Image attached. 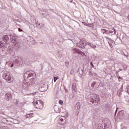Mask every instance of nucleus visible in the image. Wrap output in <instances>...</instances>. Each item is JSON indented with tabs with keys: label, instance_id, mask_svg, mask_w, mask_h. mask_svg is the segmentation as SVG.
<instances>
[{
	"label": "nucleus",
	"instance_id": "58836bf2",
	"mask_svg": "<svg viewBox=\"0 0 129 129\" xmlns=\"http://www.w3.org/2000/svg\"><path fill=\"white\" fill-rule=\"evenodd\" d=\"M39 28H40V29H42V28H43V25L41 26H40Z\"/></svg>",
	"mask_w": 129,
	"mask_h": 129
},
{
	"label": "nucleus",
	"instance_id": "a19ab883",
	"mask_svg": "<svg viewBox=\"0 0 129 129\" xmlns=\"http://www.w3.org/2000/svg\"><path fill=\"white\" fill-rule=\"evenodd\" d=\"M16 103H17V104H19V101H17V102H16Z\"/></svg>",
	"mask_w": 129,
	"mask_h": 129
},
{
	"label": "nucleus",
	"instance_id": "c03bdc74",
	"mask_svg": "<svg viewBox=\"0 0 129 129\" xmlns=\"http://www.w3.org/2000/svg\"><path fill=\"white\" fill-rule=\"evenodd\" d=\"M115 113H116V111H115Z\"/></svg>",
	"mask_w": 129,
	"mask_h": 129
},
{
	"label": "nucleus",
	"instance_id": "a878e982",
	"mask_svg": "<svg viewBox=\"0 0 129 129\" xmlns=\"http://www.w3.org/2000/svg\"><path fill=\"white\" fill-rule=\"evenodd\" d=\"M66 66H67V67H68V66H69V62L68 61H66Z\"/></svg>",
	"mask_w": 129,
	"mask_h": 129
},
{
	"label": "nucleus",
	"instance_id": "6e6552de",
	"mask_svg": "<svg viewBox=\"0 0 129 129\" xmlns=\"http://www.w3.org/2000/svg\"><path fill=\"white\" fill-rule=\"evenodd\" d=\"M93 127L94 129H103V126L99 123H96L93 125Z\"/></svg>",
	"mask_w": 129,
	"mask_h": 129
},
{
	"label": "nucleus",
	"instance_id": "f257e3e1",
	"mask_svg": "<svg viewBox=\"0 0 129 129\" xmlns=\"http://www.w3.org/2000/svg\"><path fill=\"white\" fill-rule=\"evenodd\" d=\"M87 45L90 46V47L93 49H95V48H96V45L92 44V43H90L89 41H86V40L84 39H81L79 43H76V46L82 49H84L85 46H87Z\"/></svg>",
	"mask_w": 129,
	"mask_h": 129
},
{
	"label": "nucleus",
	"instance_id": "ddd939ff",
	"mask_svg": "<svg viewBox=\"0 0 129 129\" xmlns=\"http://www.w3.org/2000/svg\"><path fill=\"white\" fill-rule=\"evenodd\" d=\"M28 41L30 42V44H34V42H35V40L34 39V38L31 36L28 37Z\"/></svg>",
	"mask_w": 129,
	"mask_h": 129
},
{
	"label": "nucleus",
	"instance_id": "a211bd4d",
	"mask_svg": "<svg viewBox=\"0 0 129 129\" xmlns=\"http://www.w3.org/2000/svg\"><path fill=\"white\" fill-rule=\"evenodd\" d=\"M27 118H32L33 117V113H29L26 115Z\"/></svg>",
	"mask_w": 129,
	"mask_h": 129
},
{
	"label": "nucleus",
	"instance_id": "7c9ffc66",
	"mask_svg": "<svg viewBox=\"0 0 129 129\" xmlns=\"http://www.w3.org/2000/svg\"><path fill=\"white\" fill-rule=\"evenodd\" d=\"M32 94V95H35V94H38V92H36L33 93Z\"/></svg>",
	"mask_w": 129,
	"mask_h": 129
},
{
	"label": "nucleus",
	"instance_id": "0eeeda50",
	"mask_svg": "<svg viewBox=\"0 0 129 129\" xmlns=\"http://www.w3.org/2000/svg\"><path fill=\"white\" fill-rule=\"evenodd\" d=\"M117 117L119 118V119H123L124 118V112L123 111H120L117 113Z\"/></svg>",
	"mask_w": 129,
	"mask_h": 129
},
{
	"label": "nucleus",
	"instance_id": "c85d7f7f",
	"mask_svg": "<svg viewBox=\"0 0 129 129\" xmlns=\"http://www.w3.org/2000/svg\"><path fill=\"white\" fill-rule=\"evenodd\" d=\"M81 54L82 55V56H84V55H85V53L83 52H81Z\"/></svg>",
	"mask_w": 129,
	"mask_h": 129
},
{
	"label": "nucleus",
	"instance_id": "ea45409f",
	"mask_svg": "<svg viewBox=\"0 0 129 129\" xmlns=\"http://www.w3.org/2000/svg\"><path fill=\"white\" fill-rule=\"evenodd\" d=\"M127 93L129 94V89L127 90Z\"/></svg>",
	"mask_w": 129,
	"mask_h": 129
},
{
	"label": "nucleus",
	"instance_id": "f3484780",
	"mask_svg": "<svg viewBox=\"0 0 129 129\" xmlns=\"http://www.w3.org/2000/svg\"><path fill=\"white\" fill-rule=\"evenodd\" d=\"M72 90L73 92L74 93L76 92L77 88H76V85L75 84H73Z\"/></svg>",
	"mask_w": 129,
	"mask_h": 129
},
{
	"label": "nucleus",
	"instance_id": "37998d69",
	"mask_svg": "<svg viewBox=\"0 0 129 129\" xmlns=\"http://www.w3.org/2000/svg\"><path fill=\"white\" fill-rule=\"evenodd\" d=\"M79 69H80V68H79V70H78V72H79Z\"/></svg>",
	"mask_w": 129,
	"mask_h": 129
},
{
	"label": "nucleus",
	"instance_id": "473e14b6",
	"mask_svg": "<svg viewBox=\"0 0 129 129\" xmlns=\"http://www.w3.org/2000/svg\"><path fill=\"white\" fill-rule=\"evenodd\" d=\"M57 57H58V58H61L62 57V54H58Z\"/></svg>",
	"mask_w": 129,
	"mask_h": 129
},
{
	"label": "nucleus",
	"instance_id": "a18cd8bd",
	"mask_svg": "<svg viewBox=\"0 0 129 129\" xmlns=\"http://www.w3.org/2000/svg\"><path fill=\"white\" fill-rule=\"evenodd\" d=\"M127 88H128V87H127Z\"/></svg>",
	"mask_w": 129,
	"mask_h": 129
},
{
	"label": "nucleus",
	"instance_id": "39448f33",
	"mask_svg": "<svg viewBox=\"0 0 129 129\" xmlns=\"http://www.w3.org/2000/svg\"><path fill=\"white\" fill-rule=\"evenodd\" d=\"M10 41L11 43L14 44L16 47H17L18 48H20V46H19V42L16 40L17 35L15 34H10Z\"/></svg>",
	"mask_w": 129,
	"mask_h": 129
},
{
	"label": "nucleus",
	"instance_id": "9b49d317",
	"mask_svg": "<svg viewBox=\"0 0 129 129\" xmlns=\"http://www.w3.org/2000/svg\"><path fill=\"white\" fill-rule=\"evenodd\" d=\"M5 99L6 100H11L12 94L11 93H7L5 94Z\"/></svg>",
	"mask_w": 129,
	"mask_h": 129
},
{
	"label": "nucleus",
	"instance_id": "72a5a7b5",
	"mask_svg": "<svg viewBox=\"0 0 129 129\" xmlns=\"http://www.w3.org/2000/svg\"><path fill=\"white\" fill-rule=\"evenodd\" d=\"M90 65H91V66H92V67L94 68V65H93V63H92V62H91L90 63Z\"/></svg>",
	"mask_w": 129,
	"mask_h": 129
},
{
	"label": "nucleus",
	"instance_id": "2f4dec72",
	"mask_svg": "<svg viewBox=\"0 0 129 129\" xmlns=\"http://www.w3.org/2000/svg\"><path fill=\"white\" fill-rule=\"evenodd\" d=\"M18 31H19V32H23V30L21 28H19Z\"/></svg>",
	"mask_w": 129,
	"mask_h": 129
},
{
	"label": "nucleus",
	"instance_id": "4be33fe9",
	"mask_svg": "<svg viewBox=\"0 0 129 129\" xmlns=\"http://www.w3.org/2000/svg\"><path fill=\"white\" fill-rule=\"evenodd\" d=\"M57 79H59V78H58V77H54V79H53L54 82H56V81H57Z\"/></svg>",
	"mask_w": 129,
	"mask_h": 129
},
{
	"label": "nucleus",
	"instance_id": "2eb2a0df",
	"mask_svg": "<svg viewBox=\"0 0 129 129\" xmlns=\"http://www.w3.org/2000/svg\"><path fill=\"white\" fill-rule=\"evenodd\" d=\"M80 107H81L80 103H77L75 106V109H76V110L80 109Z\"/></svg>",
	"mask_w": 129,
	"mask_h": 129
},
{
	"label": "nucleus",
	"instance_id": "b1692460",
	"mask_svg": "<svg viewBox=\"0 0 129 129\" xmlns=\"http://www.w3.org/2000/svg\"><path fill=\"white\" fill-rule=\"evenodd\" d=\"M81 70H82V72L81 73H80V75H79L80 77H82V75H83V70L82 69Z\"/></svg>",
	"mask_w": 129,
	"mask_h": 129
},
{
	"label": "nucleus",
	"instance_id": "5701e85b",
	"mask_svg": "<svg viewBox=\"0 0 129 129\" xmlns=\"http://www.w3.org/2000/svg\"><path fill=\"white\" fill-rule=\"evenodd\" d=\"M82 24L85 26H86L87 27H88L89 26V25L87 24V23H86V22H83Z\"/></svg>",
	"mask_w": 129,
	"mask_h": 129
},
{
	"label": "nucleus",
	"instance_id": "6ab92c4d",
	"mask_svg": "<svg viewBox=\"0 0 129 129\" xmlns=\"http://www.w3.org/2000/svg\"><path fill=\"white\" fill-rule=\"evenodd\" d=\"M113 32H114V34H116V30H115V29H113V31L112 30L109 31V34H112V33Z\"/></svg>",
	"mask_w": 129,
	"mask_h": 129
},
{
	"label": "nucleus",
	"instance_id": "c9c22d12",
	"mask_svg": "<svg viewBox=\"0 0 129 129\" xmlns=\"http://www.w3.org/2000/svg\"><path fill=\"white\" fill-rule=\"evenodd\" d=\"M36 24L37 27H39V26H40V24L38 23V22H36Z\"/></svg>",
	"mask_w": 129,
	"mask_h": 129
},
{
	"label": "nucleus",
	"instance_id": "f704fd0d",
	"mask_svg": "<svg viewBox=\"0 0 129 129\" xmlns=\"http://www.w3.org/2000/svg\"><path fill=\"white\" fill-rule=\"evenodd\" d=\"M74 97V96H73L72 95H70V98H73Z\"/></svg>",
	"mask_w": 129,
	"mask_h": 129
},
{
	"label": "nucleus",
	"instance_id": "f8f14e48",
	"mask_svg": "<svg viewBox=\"0 0 129 129\" xmlns=\"http://www.w3.org/2000/svg\"><path fill=\"white\" fill-rule=\"evenodd\" d=\"M59 121H61V122H62L61 123L64 124L66 122V117H65V116H62L59 119Z\"/></svg>",
	"mask_w": 129,
	"mask_h": 129
},
{
	"label": "nucleus",
	"instance_id": "4c0bfd02",
	"mask_svg": "<svg viewBox=\"0 0 129 129\" xmlns=\"http://www.w3.org/2000/svg\"><path fill=\"white\" fill-rule=\"evenodd\" d=\"M73 1V0H69V2L70 3H72Z\"/></svg>",
	"mask_w": 129,
	"mask_h": 129
},
{
	"label": "nucleus",
	"instance_id": "aec40b11",
	"mask_svg": "<svg viewBox=\"0 0 129 129\" xmlns=\"http://www.w3.org/2000/svg\"><path fill=\"white\" fill-rule=\"evenodd\" d=\"M102 32L103 33V34H108V30H105L104 29H102Z\"/></svg>",
	"mask_w": 129,
	"mask_h": 129
},
{
	"label": "nucleus",
	"instance_id": "f03ea898",
	"mask_svg": "<svg viewBox=\"0 0 129 129\" xmlns=\"http://www.w3.org/2000/svg\"><path fill=\"white\" fill-rule=\"evenodd\" d=\"M88 100V101H91L92 103H94V102H96L97 104L100 103V98L97 94H91L89 95Z\"/></svg>",
	"mask_w": 129,
	"mask_h": 129
},
{
	"label": "nucleus",
	"instance_id": "c756f323",
	"mask_svg": "<svg viewBox=\"0 0 129 129\" xmlns=\"http://www.w3.org/2000/svg\"><path fill=\"white\" fill-rule=\"evenodd\" d=\"M15 64L14 63H12L11 66H10L11 68H13V67H14Z\"/></svg>",
	"mask_w": 129,
	"mask_h": 129
},
{
	"label": "nucleus",
	"instance_id": "393cba45",
	"mask_svg": "<svg viewBox=\"0 0 129 129\" xmlns=\"http://www.w3.org/2000/svg\"><path fill=\"white\" fill-rule=\"evenodd\" d=\"M96 84V83L94 82L91 84V87L93 88L94 86H95V85Z\"/></svg>",
	"mask_w": 129,
	"mask_h": 129
},
{
	"label": "nucleus",
	"instance_id": "79ce46f5",
	"mask_svg": "<svg viewBox=\"0 0 129 129\" xmlns=\"http://www.w3.org/2000/svg\"><path fill=\"white\" fill-rule=\"evenodd\" d=\"M122 71V69H119V71Z\"/></svg>",
	"mask_w": 129,
	"mask_h": 129
},
{
	"label": "nucleus",
	"instance_id": "e433bc0d",
	"mask_svg": "<svg viewBox=\"0 0 129 129\" xmlns=\"http://www.w3.org/2000/svg\"><path fill=\"white\" fill-rule=\"evenodd\" d=\"M109 46H110L111 48H112V45L110 43H109Z\"/></svg>",
	"mask_w": 129,
	"mask_h": 129
},
{
	"label": "nucleus",
	"instance_id": "dca6fc26",
	"mask_svg": "<svg viewBox=\"0 0 129 129\" xmlns=\"http://www.w3.org/2000/svg\"><path fill=\"white\" fill-rule=\"evenodd\" d=\"M3 40L5 42H7V41H9V36L8 35H4L3 37Z\"/></svg>",
	"mask_w": 129,
	"mask_h": 129
},
{
	"label": "nucleus",
	"instance_id": "9d476101",
	"mask_svg": "<svg viewBox=\"0 0 129 129\" xmlns=\"http://www.w3.org/2000/svg\"><path fill=\"white\" fill-rule=\"evenodd\" d=\"M33 74H34V72H27L25 73L24 76L29 78V77H32Z\"/></svg>",
	"mask_w": 129,
	"mask_h": 129
},
{
	"label": "nucleus",
	"instance_id": "20e7f679",
	"mask_svg": "<svg viewBox=\"0 0 129 129\" xmlns=\"http://www.w3.org/2000/svg\"><path fill=\"white\" fill-rule=\"evenodd\" d=\"M3 78L8 82L11 83L12 81H14V78L10 75L9 73L4 72L3 74Z\"/></svg>",
	"mask_w": 129,
	"mask_h": 129
},
{
	"label": "nucleus",
	"instance_id": "1a4fd4ad",
	"mask_svg": "<svg viewBox=\"0 0 129 129\" xmlns=\"http://www.w3.org/2000/svg\"><path fill=\"white\" fill-rule=\"evenodd\" d=\"M30 84L27 82H24L23 84V88L25 89V90H29L30 89V86H29Z\"/></svg>",
	"mask_w": 129,
	"mask_h": 129
},
{
	"label": "nucleus",
	"instance_id": "423d86ee",
	"mask_svg": "<svg viewBox=\"0 0 129 129\" xmlns=\"http://www.w3.org/2000/svg\"><path fill=\"white\" fill-rule=\"evenodd\" d=\"M15 61L17 63V66H21V65L23 64V60H22V58L20 57L15 56Z\"/></svg>",
	"mask_w": 129,
	"mask_h": 129
},
{
	"label": "nucleus",
	"instance_id": "412c9836",
	"mask_svg": "<svg viewBox=\"0 0 129 129\" xmlns=\"http://www.w3.org/2000/svg\"><path fill=\"white\" fill-rule=\"evenodd\" d=\"M4 47V43L3 42L0 41V48H3Z\"/></svg>",
	"mask_w": 129,
	"mask_h": 129
},
{
	"label": "nucleus",
	"instance_id": "bb28decb",
	"mask_svg": "<svg viewBox=\"0 0 129 129\" xmlns=\"http://www.w3.org/2000/svg\"><path fill=\"white\" fill-rule=\"evenodd\" d=\"M58 103L59 104H60L61 105H62V104H63V101H62L61 100H60L59 101H58Z\"/></svg>",
	"mask_w": 129,
	"mask_h": 129
},
{
	"label": "nucleus",
	"instance_id": "4468645a",
	"mask_svg": "<svg viewBox=\"0 0 129 129\" xmlns=\"http://www.w3.org/2000/svg\"><path fill=\"white\" fill-rule=\"evenodd\" d=\"M53 108L55 112L56 113L60 112V108H59V106L57 105H54Z\"/></svg>",
	"mask_w": 129,
	"mask_h": 129
},
{
	"label": "nucleus",
	"instance_id": "7ed1b4c3",
	"mask_svg": "<svg viewBox=\"0 0 129 129\" xmlns=\"http://www.w3.org/2000/svg\"><path fill=\"white\" fill-rule=\"evenodd\" d=\"M34 106L37 109H42L44 107V102L43 101L36 100L34 101Z\"/></svg>",
	"mask_w": 129,
	"mask_h": 129
},
{
	"label": "nucleus",
	"instance_id": "cd10ccee",
	"mask_svg": "<svg viewBox=\"0 0 129 129\" xmlns=\"http://www.w3.org/2000/svg\"><path fill=\"white\" fill-rule=\"evenodd\" d=\"M89 74L92 75V71L91 70H89Z\"/></svg>",
	"mask_w": 129,
	"mask_h": 129
}]
</instances>
